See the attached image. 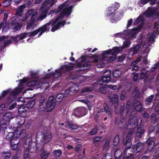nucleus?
<instances>
[{
	"label": "nucleus",
	"mask_w": 159,
	"mask_h": 159,
	"mask_svg": "<svg viewBox=\"0 0 159 159\" xmlns=\"http://www.w3.org/2000/svg\"><path fill=\"white\" fill-rule=\"evenodd\" d=\"M121 72L119 70H114L113 73V75L115 78H117L119 77L121 75Z\"/></svg>",
	"instance_id": "obj_40"
},
{
	"label": "nucleus",
	"mask_w": 159,
	"mask_h": 159,
	"mask_svg": "<svg viewBox=\"0 0 159 159\" xmlns=\"http://www.w3.org/2000/svg\"><path fill=\"white\" fill-rule=\"evenodd\" d=\"M85 109L84 107H81L76 108L75 111L74 115L77 117H81L84 115Z\"/></svg>",
	"instance_id": "obj_15"
},
{
	"label": "nucleus",
	"mask_w": 159,
	"mask_h": 159,
	"mask_svg": "<svg viewBox=\"0 0 159 159\" xmlns=\"http://www.w3.org/2000/svg\"><path fill=\"white\" fill-rule=\"evenodd\" d=\"M111 155L110 153L106 154L102 158V159H111Z\"/></svg>",
	"instance_id": "obj_62"
},
{
	"label": "nucleus",
	"mask_w": 159,
	"mask_h": 159,
	"mask_svg": "<svg viewBox=\"0 0 159 159\" xmlns=\"http://www.w3.org/2000/svg\"><path fill=\"white\" fill-rule=\"evenodd\" d=\"M78 90V87L75 85H73L72 87L70 88L69 91L72 92H75Z\"/></svg>",
	"instance_id": "obj_51"
},
{
	"label": "nucleus",
	"mask_w": 159,
	"mask_h": 159,
	"mask_svg": "<svg viewBox=\"0 0 159 159\" xmlns=\"http://www.w3.org/2000/svg\"><path fill=\"white\" fill-rule=\"evenodd\" d=\"M62 153V152L60 150H55L53 152L54 155L57 157H60Z\"/></svg>",
	"instance_id": "obj_49"
},
{
	"label": "nucleus",
	"mask_w": 159,
	"mask_h": 159,
	"mask_svg": "<svg viewBox=\"0 0 159 159\" xmlns=\"http://www.w3.org/2000/svg\"><path fill=\"white\" fill-rule=\"evenodd\" d=\"M110 142V139H107L106 140L105 143L103 147L104 150H106L108 149L109 146V143Z\"/></svg>",
	"instance_id": "obj_45"
},
{
	"label": "nucleus",
	"mask_w": 159,
	"mask_h": 159,
	"mask_svg": "<svg viewBox=\"0 0 159 159\" xmlns=\"http://www.w3.org/2000/svg\"><path fill=\"white\" fill-rule=\"evenodd\" d=\"M140 59H138L136 61H134L132 63L131 66H133L132 68V70H134L136 71L138 69V67L137 66H136V65L140 61Z\"/></svg>",
	"instance_id": "obj_33"
},
{
	"label": "nucleus",
	"mask_w": 159,
	"mask_h": 159,
	"mask_svg": "<svg viewBox=\"0 0 159 159\" xmlns=\"http://www.w3.org/2000/svg\"><path fill=\"white\" fill-rule=\"evenodd\" d=\"M51 24L52 22H51L47 23L45 25L37 30L33 31L30 34V36H34L36 35L39 32V34L38 36H39V35H41L46 31H49Z\"/></svg>",
	"instance_id": "obj_10"
},
{
	"label": "nucleus",
	"mask_w": 159,
	"mask_h": 159,
	"mask_svg": "<svg viewBox=\"0 0 159 159\" xmlns=\"http://www.w3.org/2000/svg\"><path fill=\"white\" fill-rule=\"evenodd\" d=\"M52 138V135L50 133H44L40 132L37 134L36 140L38 142L41 141L43 142V143H44L49 141L51 140Z\"/></svg>",
	"instance_id": "obj_6"
},
{
	"label": "nucleus",
	"mask_w": 159,
	"mask_h": 159,
	"mask_svg": "<svg viewBox=\"0 0 159 159\" xmlns=\"http://www.w3.org/2000/svg\"><path fill=\"white\" fill-rule=\"evenodd\" d=\"M30 154L27 150H26L24 153V159H29L30 157Z\"/></svg>",
	"instance_id": "obj_57"
},
{
	"label": "nucleus",
	"mask_w": 159,
	"mask_h": 159,
	"mask_svg": "<svg viewBox=\"0 0 159 159\" xmlns=\"http://www.w3.org/2000/svg\"><path fill=\"white\" fill-rule=\"evenodd\" d=\"M113 98H110L109 100L110 102H112V103L114 104L115 107H116L118 105V96L116 94H114L113 95Z\"/></svg>",
	"instance_id": "obj_24"
},
{
	"label": "nucleus",
	"mask_w": 159,
	"mask_h": 159,
	"mask_svg": "<svg viewBox=\"0 0 159 159\" xmlns=\"http://www.w3.org/2000/svg\"><path fill=\"white\" fill-rule=\"evenodd\" d=\"M22 90V89L20 87L16 88L13 91L12 94L15 96L17 94L20 93Z\"/></svg>",
	"instance_id": "obj_39"
},
{
	"label": "nucleus",
	"mask_w": 159,
	"mask_h": 159,
	"mask_svg": "<svg viewBox=\"0 0 159 159\" xmlns=\"http://www.w3.org/2000/svg\"><path fill=\"white\" fill-rule=\"evenodd\" d=\"M74 65L72 63H70L68 65L63 66L60 69L56 70L55 72L52 74H48L47 75L45 78H48L52 75L54 79L59 77L62 74L66 72L67 71L72 69Z\"/></svg>",
	"instance_id": "obj_4"
},
{
	"label": "nucleus",
	"mask_w": 159,
	"mask_h": 159,
	"mask_svg": "<svg viewBox=\"0 0 159 159\" xmlns=\"http://www.w3.org/2000/svg\"><path fill=\"white\" fill-rule=\"evenodd\" d=\"M144 20L143 16L141 15H140L139 16L135 21L134 22V24H137L138 23H140V25H141L143 23Z\"/></svg>",
	"instance_id": "obj_30"
},
{
	"label": "nucleus",
	"mask_w": 159,
	"mask_h": 159,
	"mask_svg": "<svg viewBox=\"0 0 159 159\" xmlns=\"http://www.w3.org/2000/svg\"><path fill=\"white\" fill-rule=\"evenodd\" d=\"M98 84L94 83L93 85V87H87L83 89L82 91V94L83 95H85V93L88 92H90L92 91L93 89H96L97 88V87L98 86Z\"/></svg>",
	"instance_id": "obj_17"
},
{
	"label": "nucleus",
	"mask_w": 159,
	"mask_h": 159,
	"mask_svg": "<svg viewBox=\"0 0 159 159\" xmlns=\"http://www.w3.org/2000/svg\"><path fill=\"white\" fill-rule=\"evenodd\" d=\"M5 106L4 104H2L0 106V114L2 113L5 110Z\"/></svg>",
	"instance_id": "obj_58"
},
{
	"label": "nucleus",
	"mask_w": 159,
	"mask_h": 159,
	"mask_svg": "<svg viewBox=\"0 0 159 159\" xmlns=\"http://www.w3.org/2000/svg\"><path fill=\"white\" fill-rule=\"evenodd\" d=\"M18 112L23 117H25L26 116V111L24 109V107H21L18 109Z\"/></svg>",
	"instance_id": "obj_29"
},
{
	"label": "nucleus",
	"mask_w": 159,
	"mask_h": 159,
	"mask_svg": "<svg viewBox=\"0 0 159 159\" xmlns=\"http://www.w3.org/2000/svg\"><path fill=\"white\" fill-rule=\"evenodd\" d=\"M125 91H122L120 95V98L121 99L124 100L125 98Z\"/></svg>",
	"instance_id": "obj_63"
},
{
	"label": "nucleus",
	"mask_w": 159,
	"mask_h": 159,
	"mask_svg": "<svg viewBox=\"0 0 159 159\" xmlns=\"http://www.w3.org/2000/svg\"><path fill=\"white\" fill-rule=\"evenodd\" d=\"M90 66V64L89 62H88L84 64H81L80 63L78 64L76 66L77 68L80 67L81 68L82 67H89Z\"/></svg>",
	"instance_id": "obj_37"
},
{
	"label": "nucleus",
	"mask_w": 159,
	"mask_h": 159,
	"mask_svg": "<svg viewBox=\"0 0 159 159\" xmlns=\"http://www.w3.org/2000/svg\"><path fill=\"white\" fill-rule=\"evenodd\" d=\"M37 15V12H34L32 16L31 20L30 22L27 23V30H29L31 28L33 25L35 23L36 20L35 18L36 17Z\"/></svg>",
	"instance_id": "obj_16"
},
{
	"label": "nucleus",
	"mask_w": 159,
	"mask_h": 159,
	"mask_svg": "<svg viewBox=\"0 0 159 159\" xmlns=\"http://www.w3.org/2000/svg\"><path fill=\"white\" fill-rule=\"evenodd\" d=\"M56 0H46L42 4L40 10L42 14L37 19V20H42L46 16L47 12L48 9L51 7L56 2Z\"/></svg>",
	"instance_id": "obj_5"
},
{
	"label": "nucleus",
	"mask_w": 159,
	"mask_h": 159,
	"mask_svg": "<svg viewBox=\"0 0 159 159\" xmlns=\"http://www.w3.org/2000/svg\"><path fill=\"white\" fill-rule=\"evenodd\" d=\"M107 85L105 84L104 85H102L100 88V92L103 93H106V88L107 87Z\"/></svg>",
	"instance_id": "obj_47"
},
{
	"label": "nucleus",
	"mask_w": 159,
	"mask_h": 159,
	"mask_svg": "<svg viewBox=\"0 0 159 159\" xmlns=\"http://www.w3.org/2000/svg\"><path fill=\"white\" fill-rule=\"evenodd\" d=\"M67 2L63 4L60 7L61 12L60 16L56 19L52 25L53 26L51 30L52 32H53L60 27L63 26L65 24V21H61V20L65 15L69 16L70 14L72 7V5H70L69 4H68Z\"/></svg>",
	"instance_id": "obj_1"
},
{
	"label": "nucleus",
	"mask_w": 159,
	"mask_h": 159,
	"mask_svg": "<svg viewBox=\"0 0 159 159\" xmlns=\"http://www.w3.org/2000/svg\"><path fill=\"white\" fill-rule=\"evenodd\" d=\"M149 71H147L145 69H143L141 71V78L144 79V81H145L147 80L148 77Z\"/></svg>",
	"instance_id": "obj_23"
},
{
	"label": "nucleus",
	"mask_w": 159,
	"mask_h": 159,
	"mask_svg": "<svg viewBox=\"0 0 159 159\" xmlns=\"http://www.w3.org/2000/svg\"><path fill=\"white\" fill-rule=\"evenodd\" d=\"M115 10V7L114 5L112 7H109L107 12V16H110L111 21L112 23H114L120 19L118 14L114 13Z\"/></svg>",
	"instance_id": "obj_9"
},
{
	"label": "nucleus",
	"mask_w": 159,
	"mask_h": 159,
	"mask_svg": "<svg viewBox=\"0 0 159 159\" xmlns=\"http://www.w3.org/2000/svg\"><path fill=\"white\" fill-rule=\"evenodd\" d=\"M148 145V149L150 151H151L153 147L154 144L155 143L153 140L152 138H149L147 141Z\"/></svg>",
	"instance_id": "obj_22"
},
{
	"label": "nucleus",
	"mask_w": 159,
	"mask_h": 159,
	"mask_svg": "<svg viewBox=\"0 0 159 159\" xmlns=\"http://www.w3.org/2000/svg\"><path fill=\"white\" fill-rule=\"evenodd\" d=\"M49 154V152L48 151H43L42 152L40 155L41 159H47Z\"/></svg>",
	"instance_id": "obj_32"
},
{
	"label": "nucleus",
	"mask_w": 159,
	"mask_h": 159,
	"mask_svg": "<svg viewBox=\"0 0 159 159\" xmlns=\"http://www.w3.org/2000/svg\"><path fill=\"white\" fill-rule=\"evenodd\" d=\"M144 132V131L143 129L139 128L138 129L136 133V136L138 137H140L142 134H143Z\"/></svg>",
	"instance_id": "obj_48"
},
{
	"label": "nucleus",
	"mask_w": 159,
	"mask_h": 159,
	"mask_svg": "<svg viewBox=\"0 0 159 159\" xmlns=\"http://www.w3.org/2000/svg\"><path fill=\"white\" fill-rule=\"evenodd\" d=\"M11 147L12 150H15L17 148V145L19 143V141L17 140H15L14 141L13 140L11 142Z\"/></svg>",
	"instance_id": "obj_28"
},
{
	"label": "nucleus",
	"mask_w": 159,
	"mask_h": 159,
	"mask_svg": "<svg viewBox=\"0 0 159 159\" xmlns=\"http://www.w3.org/2000/svg\"><path fill=\"white\" fill-rule=\"evenodd\" d=\"M104 107H105V109H100L99 110H98L99 112H103L104 111L107 112H108L109 110L107 106L105 105V106H104Z\"/></svg>",
	"instance_id": "obj_60"
},
{
	"label": "nucleus",
	"mask_w": 159,
	"mask_h": 159,
	"mask_svg": "<svg viewBox=\"0 0 159 159\" xmlns=\"http://www.w3.org/2000/svg\"><path fill=\"white\" fill-rule=\"evenodd\" d=\"M73 75V74H72V75ZM72 79L76 80V81L78 83L83 82L84 80L85 79L84 76L82 75L80 76L77 74H76L75 75L73 76V77L72 76Z\"/></svg>",
	"instance_id": "obj_19"
},
{
	"label": "nucleus",
	"mask_w": 159,
	"mask_h": 159,
	"mask_svg": "<svg viewBox=\"0 0 159 159\" xmlns=\"http://www.w3.org/2000/svg\"><path fill=\"white\" fill-rule=\"evenodd\" d=\"M68 127L72 129H76L78 128L77 125L75 124H69Z\"/></svg>",
	"instance_id": "obj_56"
},
{
	"label": "nucleus",
	"mask_w": 159,
	"mask_h": 159,
	"mask_svg": "<svg viewBox=\"0 0 159 159\" xmlns=\"http://www.w3.org/2000/svg\"><path fill=\"white\" fill-rule=\"evenodd\" d=\"M64 97V95L62 93H60L58 94L56 97V99L58 102L61 101Z\"/></svg>",
	"instance_id": "obj_50"
},
{
	"label": "nucleus",
	"mask_w": 159,
	"mask_h": 159,
	"mask_svg": "<svg viewBox=\"0 0 159 159\" xmlns=\"http://www.w3.org/2000/svg\"><path fill=\"white\" fill-rule=\"evenodd\" d=\"M25 132V130H22L20 128H18L15 131L13 132H9L6 137V139L11 142L13 140L14 141L15 140L18 139V138L21 135V133Z\"/></svg>",
	"instance_id": "obj_7"
},
{
	"label": "nucleus",
	"mask_w": 159,
	"mask_h": 159,
	"mask_svg": "<svg viewBox=\"0 0 159 159\" xmlns=\"http://www.w3.org/2000/svg\"><path fill=\"white\" fill-rule=\"evenodd\" d=\"M130 44V43L129 41H127L124 42L123 46L121 47H120L122 48V50L121 51H122L123 49H124V48L128 47L129 46Z\"/></svg>",
	"instance_id": "obj_53"
},
{
	"label": "nucleus",
	"mask_w": 159,
	"mask_h": 159,
	"mask_svg": "<svg viewBox=\"0 0 159 159\" xmlns=\"http://www.w3.org/2000/svg\"><path fill=\"white\" fill-rule=\"evenodd\" d=\"M138 4L140 7H142L143 5L147 3L149 1H150V4L151 5H154L155 4L156 0H140Z\"/></svg>",
	"instance_id": "obj_26"
},
{
	"label": "nucleus",
	"mask_w": 159,
	"mask_h": 159,
	"mask_svg": "<svg viewBox=\"0 0 159 159\" xmlns=\"http://www.w3.org/2000/svg\"><path fill=\"white\" fill-rule=\"evenodd\" d=\"M2 157L4 159L9 158L11 156V154L9 152H4L2 153Z\"/></svg>",
	"instance_id": "obj_36"
},
{
	"label": "nucleus",
	"mask_w": 159,
	"mask_h": 159,
	"mask_svg": "<svg viewBox=\"0 0 159 159\" xmlns=\"http://www.w3.org/2000/svg\"><path fill=\"white\" fill-rule=\"evenodd\" d=\"M141 39L139 40V42H141V44H142L143 45V46L144 48H147L148 47V45L145 46L146 44V43L145 42V36L144 35H141Z\"/></svg>",
	"instance_id": "obj_35"
},
{
	"label": "nucleus",
	"mask_w": 159,
	"mask_h": 159,
	"mask_svg": "<svg viewBox=\"0 0 159 159\" xmlns=\"http://www.w3.org/2000/svg\"><path fill=\"white\" fill-rule=\"evenodd\" d=\"M12 0H5L3 2L4 7H6L11 4Z\"/></svg>",
	"instance_id": "obj_54"
},
{
	"label": "nucleus",
	"mask_w": 159,
	"mask_h": 159,
	"mask_svg": "<svg viewBox=\"0 0 159 159\" xmlns=\"http://www.w3.org/2000/svg\"><path fill=\"white\" fill-rule=\"evenodd\" d=\"M122 50V48L114 47L112 49L103 51L102 55L97 57V58H95L94 61L95 62H98L99 60H104L108 62L113 61L116 59V54L121 52Z\"/></svg>",
	"instance_id": "obj_2"
},
{
	"label": "nucleus",
	"mask_w": 159,
	"mask_h": 159,
	"mask_svg": "<svg viewBox=\"0 0 159 159\" xmlns=\"http://www.w3.org/2000/svg\"><path fill=\"white\" fill-rule=\"evenodd\" d=\"M25 148H26L27 151L30 152H33L35 151L36 148L34 147V143H29L27 147V146H25Z\"/></svg>",
	"instance_id": "obj_20"
},
{
	"label": "nucleus",
	"mask_w": 159,
	"mask_h": 159,
	"mask_svg": "<svg viewBox=\"0 0 159 159\" xmlns=\"http://www.w3.org/2000/svg\"><path fill=\"white\" fill-rule=\"evenodd\" d=\"M140 46L139 44L137 45L135 47L131 48V50L133 52V54H135L138 51L140 48Z\"/></svg>",
	"instance_id": "obj_44"
},
{
	"label": "nucleus",
	"mask_w": 159,
	"mask_h": 159,
	"mask_svg": "<svg viewBox=\"0 0 159 159\" xmlns=\"http://www.w3.org/2000/svg\"><path fill=\"white\" fill-rule=\"evenodd\" d=\"M25 7L24 5H21L16 10V14L17 15L23 12L24 9H25Z\"/></svg>",
	"instance_id": "obj_38"
},
{
	"label": "nucleus",
	"mask_w": 159,
	"mask_h": 159,
	"mask_svg": "<svg viewBox=\"0 0 159 159\" xmlns=\"http://www.w3.org/2000/svg\"><path fill=\"white\" fill-rule=\"evenodd\" d=\"M134 106L137 111H140L142 110V106L139 102L135 101L134 104Z\"/></svg>",
	"instance_id": "obj_27"
},
{
	"label": "nucleus",
	"mask_w": 159,
	"mask_h": 159,
	"mask_svg": "<svg viewBox=\"0 0 159 159\" xmlns=\"http://www.w3.org/2000/svg\"><path fill=\"white\" fill-rule=\"evenodd\" d=\"M133 95L135 98H138L140 96V93L137 88H136L133 93Z\"/></svg>",
	"instance_id": "obj_42"
},
{
	"label": "nucleus",
	"mask_w": 159,
	"mask_h": 159,
	"mask_svg": "<svg viewBox=\"0 0 159 159\" xmlns=\"http://www.w3.org/2000/svg\"><path fill=\"white\" fill-rule=\"evenodd\" d=\"M107 85V87L110 89H112L114 90H116L117 89V87L116 85Z\"/></svg>",
	"instance_id": "obj_61"
},
{
	"label": "nucleus",
	"mask_w": 159,
	"mask_h": 159,
	"mask_svg": "<svg viewBox=\"0 0 159 159\" xmlns=\"http://www.w3.org/2000/svg\"><path fill=\"white\" fill-rule=\"evenodd\" d=\"M137 121V118L136 116H134L133 117L132 116H131L130 119L129 120L128 122V127L131 128L129 127L131 125L132 126V128H134L136 126V124Z\"/></svg>",
	"instance_id": "obj_18"
},
{
	"label": "nucleus",
	"mask_w": 159,
	"mask_h": 159,
	"mask_svg": "<svg viewBox=\"0 0 159 159\" xmlns=\"http://www.w3.org/2000/svg\"><path fill=\"white\" fill-rule=\"evenodd\" d=\"M43 80V79H41L38 80H35L31 81L28 83L27 85L29 87H32L36 85L41 89L43 87L46 88L48 86V84L47 83H42Z\"/></svg>",
	"instance_id": "obj_11"
},
{
	"label": "nucleus",
	"mask_w": 159,
	"mask_h": 159,
	"mask_svg": "<svg viewBox=\"0 0 159 159\" xmlns=\"http://www.w3.org/2000/svg\"><path fill=\"white\" fill-rule=\"evenodd\" d=\"M140 29L141 28L140 27L134 28L131 30L128 33H127L126 31H125L123 33L121 32L115 34V36L118 37H120L124 39H126V37L124 36H121L123 34H125L126 35H128L130 38H133L140 31Z\"/></svg>",
	"instance_id": "obj_8"
},
{
	"label": "nucleus",
	"mask_w": 159,
	"mask_h": 159,
	"mask_svg": "<svg viewBox=\"0 0 159 159\" xmlns=\"http://www.w3.org/2000/svg\"><path fill=\"white\" fill-rule=\"evenodd\" d=\"M10 113H6L3 117V119L5 121H8L9 120L11 116Z\"/></svg>",
	"instance_id": "obj_43"
},
{
	"label": "nucleus",
	"mask_w": 159,
	"mask_h": 159,
	"mask_svg": "<svg viewBox=\"0 0 159 159\" xmlns=\"http://www.w3.org/2000/svg\"><path fill=\"white\" fill-rule=\"evenodd\" d=\"M7 37L3 36L0 38V43H4V46H5L7 45L10 44L11 43V41L10 39H7Z\"/></svg>",
	"instance_id": "obj_25"
},
{
	"label": "nucleus",
	"mask_w": 159,
	"mask_h": 159,
	"mask_svg": "<svg viewBox=\"0 0 159 159\" xmlns=\"http://www.w3.org/2000/svg\"><path fill=\"white\" fill-rule=\"evenodd\" d=\"M28 35L29 34L28 33H23L15 37L14 40L16 42H18L19 40L27 37Z\"/></svg>",
	"instance_id": "obj_21"
},
{
	"label": "nucleus",
	"mask_w": 159,
	"mask_h": 159,
	"mask_svg": "<svg viewBox=\"0 0 159 159\" xmlns=\"http://www.w3.org/2000/svg\"><path fill=\"white\" fill-rule=\"evenodd\" d=\"M98 128L95 127L90 132L89 134L91 135H93L96 134L97 133Z\"/></svg>",
	"instance_id": "obj_55"
},
{
	"label": "nucleus",
	"mask_w": 159,
	"mask_h": 159,
	"mask_svg": "<svg viewBox=\"0 0 159 159\" xmlns=\"http://www.w3.org/2000/svg\"><path fill=\"white\" fill-rule=\"evenodd\" d=\"M159 9H156L155 8H148L145 13L146 16L149 17L150 16L157 17L158 16Z\"/></svg>",
	"instance_id": "obj_13"
},
{
	"label": "nucleus",
	"mask_w": 159,
	"mask_h": 159,
	"mask_svg": "<svg viewBox=\"0 0 159 159\" xmlns=\"http://www.w3.org/2000/svg\"><path fill=\"white\" fill-rule=\"evenodd\" d=\"M134 133V131H131L129 132L127 134L126 139L123 141V143L127 147L125 150V153L129 149L131 150H133V152H139L142 151L144 149V146L143 144L140 142H138L136 145L134 146L132 148H129L132 145L131 135Z\"/></svg>",
	"instance_id": "obj_3"
},
{
	"label": "nucleus",
	"mask_w": 159,
	"mask_h": 159,
	"mask_svg": "<svg viewBox=\"0 0 159 159\" xmlns=\"http://www.w3.org/2000/svg\"><path fill=\"white\" fill-rule=\"evenodd\" d=\"M119 141V138L118 135H116L115 137L113 140V145L116 146L118 144Z\"/></svg>",
	"instance_id": "obj_46"
},
{
	"label": "nucleus",
	"mask_w": 159,
	"mask_h": 159,
	"mask_svg": "<svg viewBox=\"0 0 159 159\" xmlns=\"http://www.w3.org/2000/svg\"><path fill=\"white\" fill-rule=\"evenodd\" d=\"M111 75V72L110 70H107L104 73L103 76L101 79H99L98 80V84H102V82L105 83H108L111 80V78L110 75Z\"/></svg>",
	"instance_id": "obj_12"
},
{
	"label": "nucleus",
	"mask_w": 159,
	"mask_h": 159,
	"mask_svg": "<svg viewBox=\"0 0 159 159\" xmlns=\"http://www.w3.org/2000/svg\"><path fill=\"white\" fill-rule=\"evenodd\" d=\"M121 151L119 149L116 150L115 153V157L116 159H119L121 157Z\"/></svg>",
	"instance_id": "obj_34"
},
{
	"label": "nucleus",
	"mask_w": 159,
	"mask_h": 159,
	"mask_svg": "<svg viewBox=\"0 0 159 159\" xmlns=\"http://www.w3.org/2000/svg\"><path fill=\"white\" fill-rule=\"evenodd\" d=\"M13 29L16 30H20L21 27V25L18 23L16 22L14 23H11Z\"/></svg>",
	"instance_id": "obj_31"
},
{
	"label": "nucleus",
	"mask_w": 159,
	"mask_h": 159,
	"mask_svg": "<svg viewBox=\"0 0 159 159\" xmlns=\"http://www.w3.org/2000/svg\"><path fill=\"white\" fill-rule=\"evenodd\" d=\"M54 98L53 97L51 96L49 98L48 103L47 104L48 111H50L54 108L55 103L54 102Z\"/></svg>",
	"instance_id": "obj_14"
},
{
	"label": "nucleus",
	"mask_w": 159,
	"mask_h": 159,
	"mask_svg": "<svg viewBox=\"0 0 159 159\" xmlns=\"http://www.w3.org/2000/svg\"><path fill=\"white\" fill-rule=\"evenodd\" d=\"M35 102L34 100H31L28 102L26 105L27 107L29 109L32 108L34 106Z\"/></svg>",
	"instance_id": "obj_41"
},
{
	"label": "nucleus",
	"mask_w": 159,
	"mask_h": 159,
	"mask_svg": "<svg viewBox=\"0 0 159 159\" xmlns=\"http://www.w3.org/2000/svg\"><path fill=\"white\" fill-rule=\"evenodd\" d=\"M34 11V9H31L26 14V19H27L32 14V15L34 12H36V11Z\"/></svg>",
	"instance_id": "obj_52"
},
{
	"label": "nucleus",
	"mask_w": 159,
	"mask_h": 159,
	"mask_svg": "<svg viewBox=\"0 0 159 159\" xmlns=\"http://www.w3.org/2000/svg\"><path fill=\"white\" fill-rule=\"evenodd\" d=\"M154 96L153 95H151L148 98H147L146 100V102L147 104H148L151 102L152 99L153 98Z\"/></svg>",
	"instance_id": "obj_59"
},
{
	"label": "nucleus",
	"mask_w": 159,
	"mask_h": 159,
	"mask_svg": "<svg viewBox=\"0 0 159 159\" xmlns=\"http://www.w3.org/2000/svg\"><path fill=\"white\" fill-rule=\"evenodd\" d=\"M154 28L156 29L158 32H159V23H156L154 25Z\"/></svg>",
	"instance_id": "obj_64"
}]
</instances>
